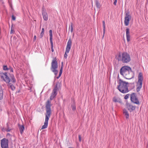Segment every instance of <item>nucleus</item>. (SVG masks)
I'll return each instance as SVG.
<instances>
[{
  "label": "nucleus",
  "mask_w": 148,
  "mask_h": 148,
  "mask_svg": "<svg viewBox=\"0 0 148 148\" xmlns=\"http://www.w3.org/2000/svg\"><path fill=\"white\" fill-rule=\"evenodd\" d=\"M5 81L7 83H9L10 82V77H9L8 75H6V76H5Z\"/></svg>",
  "instance_id": "obj_21"
},
{
  "label": "nucleus",
  "mask_w": 148,
  "mask_h": 148,
  "mask_svg": "<svg viewBox=\"0 0 148 148\" xmlns=\"http://www.w3.org/2000/svg\"><path fill=\"white\" fill-rule=\"evenodd\" d=\"M54 97H53L52 96H51L50 97V99L51 100H52V99H53L54 98Z\"/></svg>",
  "instance_id": "obj_39"
},
{
  "label": "nucleus",
  "mask_w": 148,
  "mask_h": 148,
  "mask_svg": "<svg viewBox=\"0 0 148 148\" xmlns=\"http://www.w3.org/2000/svg\"><path fill=\"white\" fill-rule=\"evenodd\" d=\"M8 86L9 88H10L12 90H14L15 89V87L14 85L11 83H8Z\"/></svg>",
  "instance_id": "obj_19"
},
{
  "label": "nucleus",
  "mask_w": 148,
  "mask_h": 148,
  "mask_svg": "<svg viewBox=\"0 0 148 148\" xmlns=\"http://www.w3.org/2000/svg\"><path fill=\"white\" fill-rule=\"evenodd\" d=\"M73 24L72 23H71V31L72 32L73 31Z\"/></svg>",
  "instance_id": "obj_30"
},
{
  "label": "nucleus",
  "mask_w": 148,
  "mask_h": 148,
  "mask_svg": "<svg viewBox=\"0 0 148 148\" xmlns=\"http://www.w3.org/2000/svg\"><path fill=\"white\" fill-rule=\"evenodd\" d=\"M7 136H10V134L9 133H8L7 134Z\"/></svg>",
  "instance_id": "obj_45"
},
{
  "label": "nucleus",
  "mask_w": 148,
  "mask_h": 148,
  "mask_svg": "<svg viewBox=\"0 0 148 148\" xmlns=\"http://www.w3.org/2000/svg\"><path fill=\"white\" fill-rule=\"evenodd\" d=\"M126 31L127 41V42H129L130 40V35L129 29L127 28L126 29Z\"/></svg>",
  "instance_id": "obj_15"
},
{
  "label": "nucleus",
  "mask_w": 148,
  "mask_h": 148,
  "mask_svg": "<svg viewBox=\"0 0 148 148\" xmlns=\"http://www.w3.org/2000/svg\"><path fill=\"white\" fill-rule=\"evenodd\" d=\"M103 34L105 33V22L104 21H103Z\"/></svg>",
  "instance_id": "obj_29"
},
{
  "label": "nucleus",
  "mask_w": 148,
  "mask_h": 148,
  "mask_svg": "<svg viewBox=\"0 0 148 148\" xmlns=\"http://www.w3.org/2000/svg\"><path fill=\"white\" fill-rule=\"evenodd\" d=\"M130 95L129 94H127L125 97H124V99H127L128 98L129 96Z\"/></svg>",
  "instance_id": "obj_31"
},
{
  "label": "nucleus",
  "mask_w": 148,
  "mask_h": 148,
  "mask_svg": "<svg viewBox=\"0 0 148 148\" xmlns=\"http://www.w3.org/2000/svg\"><path fill=\"white\" fill-rule=\"evenodd\" d=\"M126 105L128 110L130 111V112L135 109L136 106H133L131 104L128 103H126Z\"/></svg>",
  "instance_id": "obj_13"
},
{
  "label": "nucleus",
  "mask_w": 148,
  "mask_h": 148,
  "mask_svg": "<svg viewBox=\"0 0 148 148\" xmlns=\"http://www.w3.org/2000/svg\"><path fill=\"white\" fill-rule=\"evenodd\" d=\"M117 78H118V79H119V75H118Z\"/></svg>",
  "instance_id": "obj_46"
},
{
  "label": "nucleus",
  "mask_w": 148,
  "mask_h": 148,
  "mask_svg": "<svg viewBox=\"0 0 148 148\" xmlns=\"http://www.w3.org/2000/svg\"><path fill=\"white\" fill-rule=\"evenodd\" d=\"M63 62H61V65L60 68L63 69Z\"/></svg>",
  "instance_id": "obj_38"
},
{
  "label": "nucleus",
  "mask_w": 148,
  "mask_h": 148,
  "mask_svg": "<svg viewBox=\"0 0 148 148\" xmlns=\"http://www.w3.org/2000/svg\"><path fill=\"white\" fill-rule=\"evenodd\" d=\"M95 3L96 7L97 8H99L101 7V5L99 3L98 0H95Z\"/></svg>",
  "instance_id": "obj_20"
},
{
  "label": "nucleus",
  "mask_w": 148,
  "mask_h": 148,
  "mask_svg": "<svg viewBox=\"0 0 148 148\" xmlns=\"http://www.w3.org/2000/svg\"><path fill=\"white\" fill-rule=\"evenodd\" d=\"M123 114L125 116L126 119L129 118V114L128 111L125 109H124L123 110Z\"/></svg>",
  "instance_id": "obj_18"
},
{
  "label": "nucleus",
  "mask_w": 148,
  "mask_h": 148,
  "mask_svg": "<svg viewBox=\"0 0 148 148\" xmlns=\"http://www.w3.org/2000/svg\"><path fill=\"white\" fill-rule=\"evenodd\" d=\"M61 74H59V75H58V76L56 77V78L57 79H58L61 76Z\"/></svg>",
  "instance_id": "obj_41"
},
{
  "label": "nucleus",
  "mask_w": 148,
  "mask_h": 148,
  "mask_svg": "<svg viewBox=\"0 0 148 148\" xmlns=\"http://www.w3.org/2000/svg\"><path fill=\"white\" fill-rule=\"evenodd\" d=\"M3 69L4 71L10 70V68H9V67H8L7 65H3Z\"/></svg>",
  "instance_id": "obj_24"
},
{
  "label": "nucleus",
  "mask_w": 148,
  "mask_h": 148,
  "mask_svg": "<svg viewBox=\"0 0 148 148\" xmlns=\"http://www.w3.org/2000/svg\"><path fill=\"white\" fill-rule=\"evenodd\" d=\"M10 82H11L13 83H14L16 82V80L15 78L14 77L13 75L11 74L10 76Z\"/></svg>",
  "instance_id": "obj_17"
},
{
  "label": "nucleus",
  "mask_w": 148,
  "mask_h": 148,
  "mask_svg": "<svg viewBox=\"0 0 148 148\" xmlns=\"http://www.w3.org/2000/svg\"><path fill=\"white\" fill-rule=\"evenodd\" d=\"M8 140L4 138L1 140V145L2 148H9Z\"/></svg>",
  "instance_id": "obj_10"
},
{
  "label": "nucleus",
  "mask_w": 148,
  "mask_h": 148,
  "mask_svg": "<svg viewBox=\"0 0 148 148\" xmlns=\"http://www.w3.org/2000/svg\"><path fill=\"white\" fill-rule=\"evenodd\" d=\"M62 70H63V69L60 68V71L59 74H62Z\"/></svg>",
  "instance_id": "obj_33"
},
{
  "label": "nucleus",
  "mask_w": 148,
  "mask_h": 148,
  "mask_svg": "<svg viewBox=\"0 0 148 148\" xmlns=\"http://www.w3.org/2000/svg\"><path fill=\"white\" fill-rule=\"evenodd\" d=\"M44 28H42V31L40 33V38H42L43 37V35L44 34Z\"/></svg>",
  "instance_id": "obj_25"
},
{
  "label": "nucleus",
  "mask_w": 148,
  "mask_h": 148,
  "mask_svg": "<svg viewBox=\"0 0 148 148\" xmlns=\"http://www.w3.org/2000/svg\"><path fill=\"white\" fill-rule=\"evenodd\" d=\"M51 105L50 101L48 100L46 103L45 108L46 112L45 114V121L44 125L42 127V129H45L47 127L48 120L51 114Z\"/></svg>",
  "instance_id": "obj_2"
},
{
  "label": "nucleus",
  "mask_w": 148,
  "mask_h": 148,
  "mask_svg": "<svg viewBox=\"0 0 148 148\" xmlns=\"http://www.w3.org/2000/svg\"><path fill=\"white\" fill-rule=\"evenodd\" d=\"M18 126L20 132L22 134L23 133L25 128L24 125H21L18 124Z\"/></svg>",
  "instance_id": "obj_16"
},
{
  "label": "nucleus",
  "mask_w": 148,
  "mask_h": 148,
  "mask_svg": "<svg viewBox=\"0 0 148 148\" xmlns=\"http://www.w3.org/2000/svg\"><path fill=\"white\" fill-rule=\"evenodd\" d=\"M114 1L113 3V4L114 5H116V3L117 1V0H114Z\"/></svg>",
  "instance_id": "obj_37"
},
{
  "label": "nucleus",
  "mask_w": 148,
  "mask_h": 148,
  "mask_svg": "<svg viewBox=\"0 0 148 148\" xmlns=\"http://www.w3.org/2000/svg\"><path fill=\"white\" fill-rule=\"evenodd\" d=\"M7 125V129L6 130V131L7 132H9L10 131V130H11V129H10L9 127V126L8 125V123H7L6 124Z\"/></svg>",
  "instance_id": "obj_26"
},
{
  "label": "nucleus",
  "mask_w": 148,
  "mask_h": 148,
  "mask_svg": "<svg viewBox=\"0 0 148 148\" xmlns=\"http://www.w3.org/2000/svg\"><path fill=\"white\" fill-rule=\"evenodd\" d=\"M119 85L117 87V88L121 92L125 93L129 92L128 87L125 84V82L121 79H119L118 81Z\"/></svg>",
  "instance_id": "obj_3"
},
{
  "label": "nucleus",
  "mask_w": 148,
  "mask_h": 148,
  "mask_svg": "<svg viewBox=\"0 0 148 148\" xmlns=\"http://www.w3.org/2000/svg\"><path fill=\"white\" fill-rule=\"evenodd\" d=\"M125 15L124 23L125 26H127L129 25L130 21L131 20L132 16L130 14V13L129 11L125 12Z\"/></svg>",
  "instance_id": "obj_6"
},
{
  "label": "nucleus",
  "mask_w": 148,
  "mask_h": 148,
  "mask_svg": "<svg viewBox=\"0 0 148 148\" xmlns=\"http://www.w3.org/2000/svg\"><path fill=\"white\" fill-rule=\"evenodd\" d=\"M58 65L57 61L56 59V58H55L54 59L52 60L51 62V69L52 70L57 69L58 68Z\"/></svg>",
  "instance_id": "obj_11"
},
{
  "label": "nucleus",
  "mask_w": 148,
  "mask_h": 148,
  "mask_svg": "<svg viewBox=\"0 0 148 148\" xmlns=\"http://www.w3.org/2000/svg\"><path fill=\"white\" fill-rule=\"evenodd\" d=\"M51 70L54 73L55 75L56 76L58 73V71L57 70V69H53Z\"/></svg>",
  "instance_id": "obj_23"
},
{
  "label": "nucleus",
  "mask_w": 148,
  "mask_h": 148,
  "mask_svg": "<svg viewBox=\"0 0 148 148\" xmlns=\"http://www.w3.org/2000/svg\"><path fill=\"white\" fill-rule=\"evenodd\" d=\"M3 73H3V72L0 71V74L1 75H3Z\"/></svg>",
  "instance_id": "obj_44"
},
{
  "label": "nucleus",
  "mask_w": 148,
  "mask_h": 148,
  "mask_svg": "<svg viewBox=\"0 0 148 148\" xmlns=\"http://www.w3.org/2000/svg\"><path fill=\"white\" fill-rule=\"evenodd\" d=\"M138 80L137 83L136 91L138 92L142 87V81L143 80V75L141 72L139 73L138 76Z\"/></svg>",
  "instance_id": "obj_5"
},
{
  "label": "nucleus",
  "mask_w": 148,
  "mask_h": 148,
  "mask_svg": "<svg viewBox=\"0 0 148 148\" xmlns=\"http://www.w3.org/2000/svg\"><path fill=\"white\" fill-rule=\"evenodd\" d=\"M121 100L119 99H117L116 98V97H114L113 99V101L115 102H119L121 103Z\"/></svg>",
  "instance_id": "obj_22"
},
{
  "label": "nucleus",
  "mask_w": 148,
  "mask_h": 148,
  "mask_svg": "<svg viewBox=\"0 0 148 148\" xmlns=\"http://www.w3.org/2000/svg\"><path fill=\"white\" fill-rule=\"evenodd\" d=\"M14 32V28L13 27V25H12L11 27V31H10V34H12V33H13Z\"/></svg>",
  "instance_id": "obj_27"
},
{
  "label": "nucleus",
  "mask_w": 148,
  "mask_h": 148,
  "mask_svg": "<svg viewBox=\"0 0 148 148\" xmlns=\"http://www.w3.org/2000/svg\"><path fill=\"white\" fill-rule=\"evenodd\" d=\"M130 99L132 102L138 105L140 104V102L136 97V94L132 93L131 95Z\"/></svg>",
  "instance_id": "obj_7"
},
{
  "label": "nucleus",
  "mask_w": 148,
  "mask_h": 148,
  "mask_svg": "<svg viewBox=\"0 0 148 148\" xmlns=\"http://www.w3.org/2000/svg\"><path fill=\"white\" fill-rule=\"evenodd\" d=\"M9 68H10V71L12 72H13V68L10 66H9Z\"/></svg>",
  "instance_id": "obj_35"
},
{
  "label": "nucleus",
  "mask_w": 148,
  "mask_h": 148,
  "mask_svg": "<svg viewBox=\"0 0 148 148\" xmlns=\"http://www.w3.org/2000/svg\"><path fill=\"white\" fill-rule=\"evenodd\" d=\"M60 86V83L59 82L56 83L55 87L54 88L51 96L55 97L57 95V91Z\"/></svg>",
  "instance_id": "obj_9"
},
{
  "label": "nucleus",
  "mask_w": 148,
  "mask_h": 148,
  "mask_svg": "<svg viewBox=\"0 0 148 148\" xmlns=\"http://www.w3.org/2000/svg\"><path fill=\"white\" fill-rule=\"evenodd\" d=\"M3 75L4 76V77L5 76H6V75H7V73L6 72L4 73Z\"/></svg>",
  "instance_id": "obj_40"
},
{
  "label": "nucleus",
  "mask_w": 148,
  "mask_h": 148,
  "mask_svg": "<svg viewBox=\"0 0 148 148\" xmlns=\"http://www.w3.org/2000/svg\"><path fill=\"white\" fill-rule=\"evenodd\" d=\"M4 76H3V75H1V79H3V80L5 81V78H4Z\"/></svg>",
  "instance_id": "obj_34"
},
{
  "label": "nucleus",
  "mask_w": 148,
  "mask_h": 148,
  "mask_svg": "<svg viewBox=\"0 0 148 148\" xmlns=\"http://www.w3.org/2000/svg\"><path fill=\"white\" fill-rule=\"evenodd\" d=\"M120 58V60L123 63H127L131 61L130 55L126 52H124L122 53L121 55H119Z\"/></svg>",
  "instance_id": "obj_4"
},
{
  "label": "nucleus",
  "mask_w": 148,
  "mask_h": 148,
  "mask_svg": "<svg viewBox=\"0 0 148 148\" xmlns=\"http://www.w3.org/2000/svg\"><path fill=\"white\" fill-rule=\"evenodd\" d=\"M120 74L125 78L131 79L134 77V72L131 68L129 66H124L122 67L120 70Z\"/></svg>",
  "instance_id": "obj_1"
},
{
  "label": "nucleus",
  "mask_w": 148,
  "mask_h": 148,
  "mask_svg": "<svg viewBox=\"0 0 148 148\" xmlns=\"http://www.w3.org/2000/svg\"><path fill=\"white\" fill-rule=\"evenodd\" d=\"M49 36H50V40L51 44V49L52 52L54 51L53 49V45L52 41V31L51 30H50L49 31Z\"/></svg>",
  "instance_id": "obj_12"
},
{
  "label": "nucleus",
  "mask_w": 148,
  "mask_h": 148,
  "mask_svg": "<svg viewBox=\"0 0 148 148\" xmlns=\"http://www.w3.org/2000/svg\"><path fill=\"white\" fill-rule=\"evenodd\" d=\"M42 13L44 20L46 21L48 19V15L47 13L46 12V10H44L43 8L42 10Z\"/></svg>",
  "instance_id": "obj_14"
},
{
  "label": "nucleus",
  "mask_w": 148,
  "mask_h": 148,
  "mask_svg": "<svg viewBox=\"0 0 148 148\" xmlns=\"http://www.w3.org/2000/svg\"><path fill=\"white\" fill-rule=\"evenodd\" d=\"M36 36H35L34 38V41H35L36 40Z\"/></svg>",
  "instance_id": "obj_42"
},
{
  "label": "nucleus",
  "mask_w": 148,
  "mask_h": 148,
  "mask_svg": "<svg viewBox=\"0 0 148 148\" xmlns=\"http://www.w3.org/2000/svg\"><path fill=\"white\" fill-rule=\"evenodd\" d=\"M12 19L14 21H15L16 19V17L14 15L12 16Z\"/></svg>",
  "instance_id": "obj_32"
},
{
  "label": "nucleus",
  "mask_w": 148,
  "mask_h": 148,
  "mask_svg": "<svg viewBox=\"0 0 148 148\" xmlns=\"http://www.w3.org/2000/svg\"><path fill=\"white\" fill-rule=\"evenodd\" d=\"M78 137H79V140L80 142H81V135H79L78 136Z\"/></svg>",
  "instance_id": "obj_36"
},
{
  "label": "nucleus",
  "mask_w": 148,
  "mask_h": 148,
  "mask_svg": "<svg viewBox=\"0 0 148 148\" xmlns=\"http://www.w3.org/2000/svg\"><path fill=\"white\" fill-rule=\"evenodd\" d=\"M71 107L72 110L74 111L76 109V106L74 104H73L71 105Z\"/></svg>",
  "instance_id": "obj_28"
},
{
  "label": "nucleus",
  "mask_w": 148,
  "mask_h": 148,
  "mask_svg": "<svg viewBox=\"0 0 148 148\" xmlns=\"http://www.w3.org/2000/svg\"><path fill=\"white\" fill-rule=\"evenodd\" d=\"M124 82H125V85L127 86V84H129V83L128 82H126L124 81Z\"/></svg>",
  "instance_id": "obj_43"
},
{
  "label": "nucleus",
  "mask_w": 148,
  "mask_h": 148,
  "mask_svg": "<svg viewBox=\"0 0 148 148\" xmlns=\"http://www.w3.org/2000/svg\"><path fill=\"white\" fill-rule=\"evenodd\" d=\"M71 44L72 40L71 38H70L69 39V40L68 42L66 48L65 53L64 55V57L66 58H67V53H69L71 49Z\"/></svg>",
  "instance_id": "obj_8"
}]
</instances>
